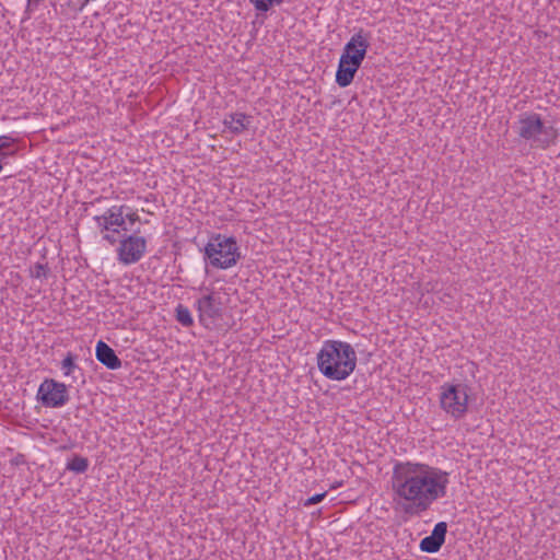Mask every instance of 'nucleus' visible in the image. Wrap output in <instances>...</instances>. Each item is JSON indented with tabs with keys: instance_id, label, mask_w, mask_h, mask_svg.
I'll use <instances>...</instances> for the list:
<instances>
[{
	"instance_id": "nucleus-15",
	"label": "nucleus",
	"mask_w": 560,
	"mask_h": 560,
	"mask_svg": "<svg viewBox=\"0 0 560 560\" xmlns=\"http://www.w3.org/2000/svg\"><path fill=\"white\" fill-rule=\"evenodd\" d=\"M78 357L72 353L68 352L63 360L61 361V370L63 372L65 376H71L73 382L78 380L75 373L79 372L82 374V369L77 364Z\"/></svg>"
},
{
	"instance_id": "nucleus-20",
	"label": "nucleus",
	"mask_w": 560,
	"mask_h": 560,
	"mask_svg": "<svg viewBox=\"0 0 560 560\" xmlns=\"http://www.w3.org/2000/svg\"><path fill=\"white\" fill-rule=\"evenodd\" d=\"M362 54H357V55H352L350 52H346L343 50V52L341 54L340 56V59H339V62L341 63H345L347 66H352L354 68H358L360 69L361 65H362V59L360 58Z\"/></svg>"
},
{
	"instance_id": "nucleus-13",
	"label": "nucleus",
	"mask_w": 560,
	"mask_h": 560,
	"mask_svg": "<svg viewBox=\"0 0 560 560\" xmlns=\"http://www.w3.org/2000/svg\"><path fill=\"white\" fill-rule=\"evenodd\" d=\"M252 117L244 113H232L225 116L224 127L233 135H240L248 129Z\"/></svg>"
},
{
	"instance_id": "nucleus-7",
	"label": "nucleus",
	"mask_w": 560,
	"mask_h": 560,
	"mask_svg": "<svg viewBox=\"0 0 560 560\" xmlns=\"http://www.w3.org/2000/svg\"><path fill=\"white\" fill-rule=\"evenodd\" d=\"M36 398L44 407L60 408L69 401L70 397L65 383L45 378L38 387Z\"/></svg>"
},
{
	"instance_id": "nucleus-21",
	"label": "nucleus",
	"mask_w": 560,
	"mask_h": 560,
	"mask_svg": "<svg viewBox=\"0 0 560 560\" xmlns=\"http://www.w3.org/2000/svg\"><path fill=\"white\" fill-rule=\"evenodd\" d=\"M49 273V267L47 264L36 262L33 268H31V277L36 279L46 278Z\"/></svg>"
},
{
	"instance_id": "nucleus-17",
	"label": "nucleus",
	"mask_w": 560,
	"mask_h": 560,
	"mask_svg": "<svg viewBox=\"0 0 560 560\" xmlns=\"http://www.w3.org/2000/svg\"><path fill=\"white\" fill-rule=\"evenodd\" d=\"M176 320L184 327H190L194 325V319L188 307L183 304H178L175 308Z\"/></svg>"
},
{
	"instance_id": "nucleus-5",
	"label": "nucleus",
	"mask_w": 560,
	"mask_h": 560,
	"mask_svg": "<svg viewBox=\"0 0 560 560\" xmlns=\"http://www.w3.org/2000/svg\"><path fill=\"white\" fill-rule=\"evenodd\" d=\"M129 208L126 205H115L103 214L93 218L103 240L110 245H115L119 241L121 232L126 233L130 230L125 222V210Z\"/></svg>"
},
{
	"instance_id": "nucleus-14",
	"label": "nucleus",
	"mask_w": 560,
	"mask_h": 560,
	"mask_svg": "<svg viewBox=\"0 0 560 560\" xmlns=\"http://www.w3.org/2000/svg\"><path fill=\"white\" fill-rule=\"evenodd\" d=\"M358 70V68L339 62L336 71V83L340 88H347L352 83Z\"/></svg>"
},
{
	"instance_id": "nucleus-24",
	"label": "nucleus",
	"mask_w": 560,
	"mask_h": 560,
	"mask_svg": "<svg viewBox=\"0 0 560 560\" xmlns=\"http://www.w3.org/2000/svg\"><path fill=\"white\" fill-rule=\"evenodd\" d=\"M127 221L130 223V224H133L135 222L139 221V215L137 212L135 211H131V212H126L125 211V222L127 223Z\"/></svg>"
},
{
	"instance_id": "nucleus-23",
	"label": "nucleus",
	"mask_w": 560,
	"mask_h": 560,
	"mask_svg": "<svg viewBox=\"0 0 560 560\" xmlns=\"http://www.w3.org/2000/svg\"><path fill=\"white\" fill-rule=\"evenodd\" d=\"M44 0H26L25 12H33L36 10Z\"/></svg>"
},
{
	"instance_id": "nucleus-8",
	"label": "nucleus",
	"mask_w": 560,
	"mask_h": 560,
	"mask_svg": "<svg viewBox=\"0 0 560 560\" xmlns=\"http://www.w3.org/2000/svg\"><path fill=\"white\" fill-rule=\"evenodd\" d=\"M117 243H119L117 248L118 259L124 265L138 262L147 250L145 238L136 234H124Z\"/></svg>"
},
{
	"instance_id": "nucleus-3",
	"label": "nucleus",
	"mask_w": 560,
	"mask_h": 560,
	"mask_svg": "<svg viewBox=\"0 0 560 560\" xmlns=\"http://www.w3.org/2000/svg\"><path fill=\"white\" fill-rule=\"evenodd\" d=\"M513 128L516 135L534 149L550 148L559 136L558 129L552 125H546L537 113L521 114Z\"/></svg>"
},
{
	"instance_id": "nucleus-12",
	"label": "nucleus",
	"mask_w": 560,
	"mask_h": 560,
	"mask_svg": "<svg viewBox=\"0 0 560 560\" xmlns=\"http://www.w3.org/2000/svg\"><path fill=\"white\" fill-rule=\"evenodd\" d=\"M95 355L97 361L109 370H117L121 366V360L116 352L102 340L96 343Z\"/></svg>"
},
{
	"instance_id": "nucleus-19",
	"label": "nucleus",
	"mask_w": 560,
	"mask_h": 560,
	"mask_svg": "<svg viewBox=\"0 0 560 560\" xmlns=\"http://www.w3.org/2000/svg\"><path fill=\"white\" fill-rule=\"evenodd\" d=\"M249 3L259 12H268L271 8L280 5L284 0H248Z\"/></svg>"
},
{
	"instance_id": "nucleus-11",
	"label": "nucleus",
	"mask_w": 560,
	"mask_h": 560,
	"mask_svg": "<svg viewBox=\"0 0 560 560\" xmlns=\"http://www.w3.org/2000/svg\"><path fill=\"white\" fill-rule=\"evenodd\" d=\"M371 34L362 28L352 35L350 40L345 45L343 50L352 55L362 54L360 58L364 60L368 48L370 47Z\"/></svg>"
},
{
	"instance_id": "nucleus-22",
	"label": "nucleus",
	"mask_w": 560,
	"mask_h": 560,
	"mask_svg": "<svg viewBox=\"0 0 560 560\" xmlns=\"http://www.w3.org/2000/svg\"><path fill=\"white\" fill-rule=\"evenodd\" d=\"M326 494H327V492L316 493V494L310 497L308 499H306L304 501L303 505L311 506V505L317 504L325 499Z\"/></svg>"
},
{
	"instance_id": "nucleus-16",
	"label": "nucleus",
	"mask_w": 560,
	"mask_h": 560,
	"mask_svg": "<svg viewBox=\"0 0 560 560\" xmlns=\"http://www.w3.org/2000/svg\"><path fill=\"white\" fill-rule=\"evenodd\" d=\"M66 468L75 474H84L89 468V459L80 455H74L72 459L68 462Z\"/></svg>"
},
{
	"instance_id": "nucleus-4",
	"label": "nucleus",
	"mask_w": 560,
	"mask_h": 560,
	"mask_svg": "<svg viewBox=\"0 0 560 560\" xmlns=\"http://www.w3.org/2000/svg\"><path fill=\"white\" fill-rule=\"evenodd\" d=\"M206 264L217 269H229L241 258L240 247L235 237L213 234L203 248Z\"/></svg>"
},
{
	"instance_id": "nucleus-10",
	"label": "nucleus",
	"mask_w": 560,
	"mask_h": 560,
	"mask_svg": "<svg viewBox=\"0 0 560 560\" xmlns=\"http://www.w3.org/2000/svg\"><path fill=\"white\" fill-rule=\"evenodd\" d=\"M447 524L445 522L436 523L431 535L420 541V550L428 553L438 552L445 542Z\"/></svg>"
},
{
	"instance_id": "nucleus-18",
	"label": "nucleus",
	"mask_w": 560,
	"mask_h": 560,
	"mask_svg": "<svg viewBox=\"0 0 560 560\" xmlns=\"http://www.w3.org/2000/svg\"><path fill=\"white\" fill-rule=\"evenodd\" d=\"M15 139L9 136H0V158L4 159L7 156H12L15 154V149H13V144Z\"/></svg>"
},
{
	"instance_id": "nucleus-6",
	"label": "nucleus",
	"mask_w": 560,
	"mask_h": 560,
	"mask_svg": "<svg viewBox=\"0 0 560 560\" xmlns=\"http://www.w3.org/2000/svg\"><path fill=\"white\" fill-rule=\"evenodd\" d=\"M440 389L441 408L452 418L462 419L468 410V385L464 383H444Z\"/></svg>"
},
{
	"instance_id": "nucleus-1",
	"label": "nucleus",
	"mask_w": 560,
	"mask_h": 560,
	"mask_svg": "<svg viewBox=\"0 0 560 560\" xmlns=\"http://www.w3.org/2000/svg\"><path fill=\"white\" fill-rule=\"evenodd\" d=\"M393 490L402 500L401 511L419 516L447 493L448 472L422 463L397 462L393 467Z\"/></svg>"
},
{
	"instance_id": "nucleus-2",
	"label": "nucleus",
	"mask_w": 560,
	"mask_h": 560,
	"mask_svg": "<svg viewBox=\"0 0 560 560\" xmlns=\"http://www.w3.org/2000/svg\"><path fill=\"white\" fill-rule=\"evenodd\" d=\"M317 366L325 377L343 381L357 366V353L348 342L326 340L317 353Z\"/></svg>"
},
{
	"instance_id": "nucleus-9",
	"label": "nucleus",
	"mask_w": 560,
	"mask_h": 560,
	"mask_svg": "<svg viewBox=\"0 0 560 560\" xmlns=\"http://www.w3.org/2000/svg\"><path fill=\"white\" fill-rule=\"evenodd\" d=\"M198 311L199 323L205 328H211L222 316V302L213 292L199 298L195 303Z\"/></svg>"
}]
</instances>
